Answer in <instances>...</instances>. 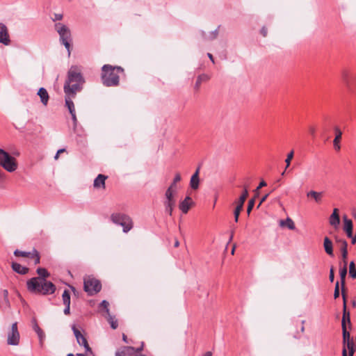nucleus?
Wrapping results in <instances>:
<instances>
[{"label":"nucleus","mask_w":356,"mask_h":356,"mask_svg":"<svg viewBox=\"0 0 356 356\" xmlns=\"http://www.w3.org/2000/svg\"><path fill=\"white\" fill-rule=\"evenodd\" d=\"M85 82L81 67L77 65H72L67 71V78L63 86L65 94L76 95L77 92L82 90Z\"/></svg>","instance_id":"obj_1"},{"label":"nucleus","mask_w":356,"mask_h":356,"mask_svg":"<svg viewBox=\"0 0 356 356\" xmlns=\"http://www.w3.org/2000/svg\"><path fill=\"white\" fill-rule=\"evenodd\" d=\"M124 69L120 66L104 65L101 73L102 83L106 87H116L120 84V74H124Z\"/></svg>","instance_id":"obj_2"},{"label":"nucleus","mask_w":356,"mask_h":356,"mask_svg":"<svg viewBox=\"0 0 356 356\" xmlns=\"http://www.w3.org/2000/svg\"><path fill=\"white\" fill-rule=\"evenodd\" d=\"M28 290L34 293L42 295L52 294L56 291V286L50 281H42L38 277H33L27 281Z\"/></svg>","instance_id":"obj_3"},{"label":"nucleus","mask_w":356,"mask_h":356,"mask_svg":"<svg viewBox=\"0 0 356 356\" xmlns=\"http://www.w3.org/2000/svg\"><path fill=\"white\" fill-rule=\"evenodd\" d=\"M55 29L59 35V40L63 44L68 51V55H70L72 35L70 29L62 23H56Z\"/></svg>","instance_id":"obj_4"},{"label":"nucleus","mask_w":356,"mask_h":356,"mask_svg":"<svg viewBox=\"0 0 356 356\" xmlns=\"http://www.w3.org/2000/svg\"><path fill=\"white\" fill-rule=\"evenodd\" d=\"M110 218L114 224L122 227L124 233H127L133 228L132 219L125 213H113Z\"/></svg>","instance_id":"obj_5"},{"label":"nucleus","mask_w":356,"mask_h":356,"mask_svg":"<svg viewBox=\"0 0 356 356\" xmlns=\"http://www.w3.org/2000/svg\"><path fill=\"white\" fill-rule=\"evenodd\" d=\"M0 165L9 172L15 171L17 168L16 159L7 152L0 148Z\"/></svg>","instance_id":"obj_6"},{"label":"nucleus","mask_w":356,"mask_h":356,"mask_svg":"<svg viewBox=\"0 0 356 356\" xmlns=\"http://www.w3.org/2000/svg\"><path fill=\"white\" fill-rule=\"evenodd\" d=\"M83 289L89 296H93L101 291L102 284L95 278L88 277L84 280Z\"/></svg>","instance_id":"obj_7"},{"label":"nucleus","mask_w":356,"mask_h":356,"mask_svg":"<svg viewBox=\"0 0 356 356\" xmlns=\"http://www.w3.org/2000/svg\"><path fill=\"white\" fill-rule=\"evenodd\" d=\"M7 343L8 345L17 346L19 343V333L17 329V323H13L11 330L8 333Z\"/></svg>","instance_id":"obj_8"},{"label":"nucleus","mask_w":356,"mask_h":356,"mask_svg":"<svg viewBox=\"0 0 356 356\" xmlns=\"http://www.w3.org/2000/svg\"><path fill=\"white\" fill-rule=\"evenodd\" d=\"M0 43L6 46L10 44L8 28L3 23H0Z\"/></svg>","instance_id":"obj_9"},{"label":"nucleus","mask_w":356,"mask_h":356,"mask_svg":"<svg viewBox=\"0 0 356 356\" xmlns=\"http://www.w3.org/2000/svg\"><path fill=\"white\" fill-rule=\"evenodd\" d=\"M347 275V266H342L339 268V276H340V282H341V296L344 298V296H346V277Z\"/></svg>","instance_id":"obj_10"},{"label":"nucleus","mask_w":356,"mask_h":356,"mask_svg":"<svg viewBox=\"0 0 356 356\" xmlns=\"http://www.w3.org/2000/svg\"><path fill=\"white\" fill-rule=\"evenodd\" d=\"M343 298V316L341 320V326L346 325V322L351 325L350 312L347 310V296H344Z\"/></svg>","instance_id":"obj_11"},{"label":"nucleus","mask_w":356,"mask_h":356,"mask_svg":"<svg viewBox=\"0 0 356 356\" xmlns=\"http://www.w3.org/2000/svg\"><path fill=\"white\" fill-rule=\"evenodd\" d=\"M193 204L194 202H193L191 197L190 196H186L184 200L180 202L179 208L183 213L186 214L188 213L191 205Z\"/></svg>","instance_id":"obj_12"},{"label":"nucleus","mask_w":356,"mask_h":356,"mask_svg":"<svg viewBox=\"0 0 356 356\" xmlns=\"http://www.w3.org/2000/svg\"><path fill=\"white\" fill-rule=\"evenodd\" d=\"M10 307L8 290L3 289L0 291V308L6 309Z\"/></svg>","instance_id":"obj_13"},{"label":"nucleus","mask_w":356,"mask_h":356,"mask_svg":"<svg viewBox=\"0 0 356 356\" xmlns=\"http://www.w3.org/2000/svg\"><path fill=\"white\" fill-rule=\"evenodd\" d=\"M76 95H68L65 94V106L67 108L70 113H75V106L73 102V99L76 97Z\"/></svg>","instance_id":"obj_14"},{"label":"nucleus","mask_w":356,"mask_h":356,"mask_svg":"<svg viewBox=\"0 0 356 356\" xmlns=\"http://www.w3.org/2000/svg\"><path fill=\"white\" fill-rule=\"evenodd\" d=\"M343 230L346 233L348 238L353 237V222L348 219L346 216L343 217Z\"/></svg>","instance_id":"obj_15"},{"label":"nucleus","mask_w":356,"mask_h":356,"mask_svg":"<svg viewBox=\"0 0 356 356\" xmlns=\"http://www.w3.org/2000/svg\"><path fill=\"white\" fill-rule=\"evenodd\" d=\"M335 131V138L333 140L334 148L336 151H339L341 149L340 141L341 139L342 131L338 127L334 128Z\"/></svg>","instance_id":"obj_16"},{"label":"nucleus","mask_w":356,"mask_h":356,"mask_svg":"<svg viewBox=\"0 0 356 356\" xmlns=\"http://www.w3.org/2000/svg\"><path fill=\"white\" fill-rule=\"evenodd\" d=\"M107 176L99 174L97 175V177L94 180L93 186L96 188H103L104 189L105 186V181L107 179Z\"/></svg>","instance_id":"obj_17"},{"label":"nucleus","mask_w":356,"mask_h":356,"mask_svg":"<svg viewBox=\"0 0 356 356\" xmlns=\"http://www.w3.org/2000/svg\"><path fill=\"white\" fill-rule=\"evenodd\" d=\"M323 248H324L325 252L329 256L334 257L333 243H332V241L327 236H325L324 238Z\"/></svg>","instance_id":"obj_18"},{"label":"nucleus","mask_w":356,"mask_h":356,"mask_svg":"<svg viewBox=\"0 0 356 356\" xmlns=\"http://www.w3.org/2000/svg\"><path fill=\"white\" fill-rule=\"evenodd\" d=\"M11 267L13 271L19 275H26L29 272V268L27 267L22 266L17 262H12Z\"/></svg>","instance_id":"obj_19"},{"label":"nucleus","mask_w":356,"mask_h":356,"mask_svg":"<svg viewBox=\"0 0 356 356\" xmlns=\"http://www.w3.org/2000/svg\"><path fill=\"white\" fill-rule=\"evenodd\" d=\"M199 171L200 168H198L195 173L192 175L190 180V186L191 188L193 190H196L199 188L200 179H199Z\"/></svg>","instance_id":"obj_20"},{"label":"nucleus","mask_w":356,"mask_h":356,"mask_svg":"<svg viewBox=\"0 0 356 356\" xmlns=\"http://www.w3.org/2000/svg\"><path fill=\"white\" fill-rule=\"evenodd\" d=\"M323 196V192L310 191L307 193V197L312 198L317 204H320L321 202Z\"/></svg>","instance_id":"obj_21"},{"label":"nucleus","mask_w":356,"mask_h":356,"mask_svg":"<svg viewBox=\"0 0 356 356\" xmlns=\"http://www.w3.org/2000/svg\"><path fill=\"white\" fill-rule=\"evenodd\" d=\"M165 211L170 216L172 215L173 209L176 205V200H165L163 201Z\"/></svg>","instance_id":"obj_22"},{"label":"nucleus","mask_w":356,"mask_h":356,"mask_svg":"<svg viewBox=\"0 0 356 356\" xmlns=\"http://www.w3.org/2000/svg\"><path fill=\"white\" fill-rule=\"evenodd\" d=\"M38 95L43 105L46 106L48 103L49 97L47 90L44 88H40L38 91Z\"/></svg>","instance_id":"obj_23"},{"label":"nucleus","mask_w":356,"mask_h":356,"mask_svg":"<svg viewBox=\"0 0 356 356\" xmlns=\"http://www.w3.org/2000/svg\"><path fill=\"white\" fill-rule=\"evenodd\" d=\"M220 26H218V28L214 30L213 31H211L209 35L206 34V33L204 31H201V35L204 40H215L218 35V31Z\"/></svg>","instance_id":"obj_24"},{"label":"nucleus","mask_w":356,"mask_h":356,"mask_svg":"<svg viewBox=\"0 0 356 356\" xmlns=\"http://www.w3.org/2000/svg\"><path fill=\"white\" fill-rule=\"evenodd\" d=\"M244 201H241L240 200H237L235 203L236 204V207L234 211V220L236 222L238 220V217L241 210L243 209Z\"/></svg>","instance_id":"obj_25"},{"label":"nucleus","mask_w":356,"mask_h":356,"mask_svg":"<svg viewBox=\"0 0 356 356\" xmlns=\"http://www.w3.org/2000/svg\"><path fill=\"white\" fill-rule=\"evenodd\" d=\"M134 350L133 346H124L122 349L118 350L115 356H126L127 355H131Z\"/></svg>","instance_id":"obj_26"},{"label":"nucleus","mask_w":356,"mask_h":356,"mask_svg":"<svg viewBox=\"0 0 356 356\" xmlns=\"http://www.w3.org/2000/svg\"><path fill=\"white\" fill-rule=\"evenodd\" d=\"M209 79H210V77L207 74H202L199 75L197 76L196 82L195 83V86H194L195 90H198L200 88L202 83L204 81H207Z\"/></svg>","instance_id":"obj_27"},{"label":"nucleus","mask_w":356,"mask_h":356,"mask_svg":"<svg viewBox=\"0 0 356 356\" xmlns=\"http://www.w3.org/2000/svg\"><path fill=\"white\" fill-rule=\"evenodd\" d=\"M280 226H286L290 230H294L296 229V226L294 222L290 218H286V220H281L280 221Z\"/></svg>","instance_id":"obj_28"},{"label":"nucleus","mask_w":356,"mask_h":356,"mask_svg":"<svg viewBox=\"0 0 356 356\" xmlns=\"http://www.w3.org/2000/svg\"><path fill=\"white\" fill-rule=\"evenodd\" d=\"M177 193V190L168 188L165 193V199L168 200H176L175 196Z\"/></svg>","instance_id":"obj_29"},{"label":"nucleus","mask_w":356,"mask_h":356,"mask_svg":"<svg viewBox=\"0 0 356 356\" xmlns=\"http://www.w3.org/2000/svg\"><path fill=\"white\" fill-rule=\"evenodd\" d=\"M343 348L348 349L349 356H353L355 353V344L353 340L348 341V342H343Z\"/></svg>","instance_id":"obj_30"},{"label":"nucleus","mask_w":356,"mask_h":356,"mask_svg":"<svg viewBox=\"0 0 356 356\" xmlns=\"http://www.w3.org/2000/svg\"><path fill=\"white\" fill-rule=\"evenodd\" d=\"M335 241L338 244L341 252H343V249L348 250V243L345 239L336 236Z\"/></svg>","instance_id":"obj_31"},{"label":"nucleus","mask_w":356,"mask_h":356,"mask_svg":"<svg viewBox=\"0 0 356 356\" xmlns=\"http://www.w3.org/2000/svg\"><path fill=\"white\" fill-rule=\"evenodd\" d=\"M33 254V250L32 252H26V251H22L19 250H15L14 251V255L15 257L32 258Z\"/></svg>","instance_id":"obj_32"},{"label":"nucleus","mask_w":356,"mask_h":356,"mask_svg":"<svg viewBox=\"0 0 356 356\" xmlns=\"http://www.w3.org/2000/svg\"><path fill=\"white\" fill-rule=\"evenodd\" d=\"M37 273L39 275V279L40 280L44 281L46 278L49 276V273L48 271L44 268H38L37 269Z\"/></svg>","instance_id":"obj_33"},{"label":"nucleus","mask_w":356,"mask_h":356,"mask_svg":"<svg viewBox=\"0 0 356 356\" xmlns=\"http://www.w3.org/2000/svg\"><path fill=\"white\" fill-rule=\"evenodd\" d=\"M77 343H79V346H81L84 347L86 353H89L90 354H92V350L91 348L90 347V346H89L88 343V341H87L86 337L82 338L79 341V342H77Z\"/></svg>","instance_id":"obj_34"},{"label":"nucleus","mask_w":356,"mask_h":356,"mask_svg":"<svg viewBox=\"0 0 356 356\" xmlns=\"http://www.w3.org/2000/svg\"><path fill=\"white\" fill-rule=\"evenodd\" d=\"M329 222L332 226L334 227L335 228L338 227L340 223L339 216L332 214L330 217Z\"/></svg>","instance_id":"obj_35"},{"label":"nucleus","mask_w":356,"mask_h":356,"mask_svg":"<svg viewBox=\"0 0 356 356\" xmlns=\"http://www.w3.org/2000/svg\"><path fill=\"white\" fill-rule=\"evenodd\" d=\"M342 327V335H343V342H348V341H351L350 335L349 332L347 330L346 325L341 326Z\"/></svg>","instance_id":"obj_36"},{"label":"nucleus","mask_w":356,"mask_h":356,"mask_svg":"<svg viewBox=\"0 0 356 356\" xmlns=\"http://www.w3.org/2000/svg\"><path fill=\"white\" fill-rule=\"evenodd\" d=\"M349 275L353 279H356V268L353 261H350L349 264Z\"/></svg>","instance_id":"obj_37"},{"label":"nucleus","mask_w":356,"mask_h":356,"mask_svg":"<svg viewBox=\"0 0 356 356\" xmlns=\"http://www.w3.org/2000/svg\"><path fill=\"white\" fill-rule=\"evenodd\" d=\"M62 298L64 305H70V293L68 290L65 289L63 291Z\"/></svg>","instance_id":"obj_38"},{"label":"nucleus","mask_w":356,"mask_h":356,"mask_svg":"<svg viewBox=\"0 0 356 356\" xmlns=\"http://www.w3.org/2000/svg\"><path fill=\"white\" fill-rule=\"evenodd\" d=\"M72 330L73 331V333L76 337V341L79 342V341L83 338L85 336H83L81 332L76 327L75 325H72Z\"/></svg>","instance_id":"obj_39"},{"label":"nucleus","mask_w":356,"mask_h":356,"mask_svg":"<svg viewBox=\"0 0 356 356\" xmlns=\"http://www.w3.org/2000/svg\"><path fill=\"white\" fill-rule=\"evenodd\" d=\"M72 330L73 331V333L76 337V341L79 342V341L83 338L85 336H83L81 332L76 327L75 325H72Z\"/></svg>","instance_id":"obj_40"},{"label":"nucleus","mask_w":356,"mask_h":356,"mask_svg":"<svg viewBox=\"0 0 356 356\" xmlns=\"http://www.w3.org/2000/svg\"><path fill=\"white\" fill-rule=\"evenodd\" d=\"M72 330L73 331V333L76 337V341L79 342V341L83 338L85 336H83L81 332L76 327L75 325H72Z\"/></svg>","instance_id":"obj_41"},{"label":"nucleus","mask_w":356,"mask_h":356,"mask_svg":"<svg viewBox=\"0 0 356 356\" xmlns=\"http://www.w3.org/2000/svg\"><path fill=\"white\" fill-rule=\"evenodd\" d=\"M107 320H108V323H110L111 327L113 330H115L118 327V321L114 320V317L112 316L110 313H109V314H107Z\"/></svg>","instance_id":"obj_42"},{"label":"nucleus","mask_w":356,"mask_h":356,"mask_svg":"<svg viewBox=\"0 0 356 356\" xmlns=\"http://www.w3.org/2000/svg\"><path fill=\"white\" fill-rule=\"evenodd\" d=\"M181 179V178L180 174L177 172L173 179L172 182L171 183V184L170 185V186L168 188L175 189V190H177V183L180 181Z\"/></svg>","instance_id":"obj_43"},{"label":"nucleus","mask_w":356,"mask_h":356,"mask_svg":"<svg viewBox=\"0 0 356 356\" xmlns=\"http://www.w3.org/2000/svg\"><path fill=\"white\" fill-rule=\"evenodd\" d=\"M341 264H343V266H347L348 250H345L343 249V252H341Z\"/></svg>","instance_id":"obj_44"},{"label":"nucleus","mask_w":356,"mask_h":356,"mask_svg":"<svg viewBox=\"0 0 356 356\" xmlns=\"http://www.w3.org/2000/svg\"><path fill=\"white\" fill-rule=\"evenodd\" d=\"M31 259H34V264L37 265L40 262V254L35 249H33V254Z\"/></svg>","instance_id":"obj_45"},{"label":"nucleus","mask_w":356,"mask_h":356,"mask_svg":"<svg viewBox=\"0 0 356 356\" xmlns=\"http://www.w3.org/2000/svg\"><path fill=\"white\" fill-rule=\"evenodd\" d=\"M108 305H109L108 302L105 300H102V302L100 303V307H103V309L105 310V312L106 313V314H109V313H110V310L108 309Z\"/></svg>","instance_id":"obj_46"},{"label":"nucleus","mask_w":356,"mask_h":356,"mask_svg":"<svg viewBox=\"0 0 356 356\" xmlns=\"http://www.w3.org/2000/svg\"><path fill=\"white\" fill-rule=\"evenodd\" d=\"M248 187L245 186L241 195L240 196V197L238 200L245 202L246 198L248 197Z\"/></svg>","instance_id":"obj_47"},{"label":"nucleus","mask_w":356,"mask_h":356,"mask_svg":"<svg viewBox=\"0 0 356 356\" xmlns=\"http://www.w3.org/2000/svg\"><path fill=\"white\" fill-rule=\"evenodd\" d=\"M31 324H32V327L35 332L38 331H40V330H41V328L39 327V325L38 324L37 320L35 318H32Z\"/></svg>","instance_id":"obj_48"},{"label":"nucleus","mask_w":356,"mask_h":356,"mask_svg":"<svg viewBox=\"0 0 356 356\" xmlns=\"http://www.w3.org/2000/svg\"><path fill=\"white\" fill-rule=\"evenodd\" d=\"M6 179V174L5 172L0 168V186H1L5 182Z\"/></svg>","instance_id":"obj_49"},{"label":"nucleus","mask_w":356,"mask_h":356,"mask_svg":"<svg viewBox=\"0 0 356 356\" xmlns=\"http://www.w3.org/2000/svg\"><path fill=\"white\" fill-rule=\"evenodd\" d=\"M254 206V199H251L248 202L247 213L249 215Z\"/></svg>","instance_id":"obj_50"},{"label":"nucleus","mask_w":356,"mask_h":356,"mask_svg":"<svg viewBox=\"0 0 356 356\" xmlns=\"http://www.w3.org/2000/svg\"><path fill=\"white\" fill-rule=\"evenodd\" d=\"M293 157V151H291L290 153L288 154L287 157L285 160V162L286 163V169L290 165L291 161Z\"/></svg>","instance_id":"obj_51"},{"label":"nucleus","mask_w":356,"mask_h":356,"mask_svg":"<svg viewBox=\"0 0 356 356\" xmlns=\"http://www.w3.org/2000/svg\"><path fill=\"white\" fill-rule=\"evenodd\" d=\"M342 78L345 83L348 86L349 85V75L347 71H343L342 72Z\"/></svg>","instance_id":"obj_52"},{"label":"nucleus","mask_w":356,"mask_h":356,"mask_svg":"<svg viewBox=\"0 0 356 356\" xmlns=\"http://www.w3.org/2000/svg\"><path fill=\"white\" fill-rule=\"evenodd\" d=\"M144 345H145L144 342H143V341H142V342H141V345H140V346H139V347H138V348H134V350H133V352L136 353V355H138V354H141V353H140V352L143 350V348H144Z\"/></svg>","instance_id":"obj_53"},{"label":"nucleus","mask_w":356,"mask_h":356,"mask_svg":"<svg viewBox=\"0 0 356 356\" xmlns=\"http://www.w3.org/2000/svg\"><path fill=\"white\" fill-rule=\"evenodd\" d=\"M36 333H37V334L38 336V338L40 339V343H42V340L45 337V334H44V332L41 329V330H40V331L36 332Z\"/></svg>","instance_id":"obj_54"},{"label":"nucleus","mask_w":356,"mask_h":356,"mask_svg":"<svg viewBox=\"0 0 356 356\" xmlns=\"http://www.w3.org/2000/svg\"><path fill=\"white\" fill-rule=\"evenodd\" d=\"M329 280L331 282H333L334 280V270L333 266H331L330 269Z\"/></svg>","instance_id":"obj_55"},{"label":"nucleus","mask_w":356,"mask_h":356,"mask_svg":"<svg viewBox=\"0 0 356 356\" xmlns=\"http://www.w3.org/2000/svg\"><path fill=\"white\" fill-rule=\"evenodd\" d=\"M70 115L72 116V120L73 121L74 127H76V124H77V118H76V112L70 113Z\"/></svg>","instance_id":"obj_56"},{"label":"nucleus","mask_w":356,"mask_h":356,"mask_svg":"<svg viewBox=\"0 0 356 356\" xmlns=\"http://www.w3.org/2000/svg\"><path fill=\"white\" fill-rule=\"evenodd\" d=\"M65 309L63 310V313L65 315H69L70 314V305H64Z\"/></svg>","instance_id":"obj_57"},{"label":"nucleus","mask_w":356,"mask_h":356,"mask_svg":"<svg viewBox=\"0 0 356 356\" xmlns=\"http://www.w3.org/2000/svg\"><path fill=\"white\" fill-rule=\"evenodd\" d=\"M260 33L261 34L264 36V37H266L267 35V33H268V29L265 26H263L261 30H260Z\"/></svg>","instance_id":"obj_58"},{"label":"nucleus","mask_w":356,"mask_h":356,"mask_svg":"<svg viewBox=\"0 0 356 356\" xmlns=\"http://www.w3.org/2000/svg\"><path fill=\"white\" fill-rule=\"evenodd\" d=\"M63 18L62 14H54V17L52 19L54 21H59Z\"/></svg>","instance_id":"obj_59"},{"label":"nucleus","mask_w":356,"mask_h":356,"mask_svg":"<svg viewBox=\"0 0 356 356\" xmlns=\"http://www.w3.org/2000/svg\"><path fill=\"white\" fill-rule=\"evenodd\" d=\"M65 152V149H64V148H63V149H58V150L57 151V152H56V154L55 156H54V159H55L56 160V159H58V157H59V155H60V153H63V152Z\"/></svg>","instance_id":"obj_60"},{"label":"nucleus","mask_w":356,"mask_h":356,"mask_svg":"<svg viewBox=\"0 0 356 356\" xmlns=\"http://www.w3.org/2000/svg\"><path fill=\"white\" fill-rule=\"evenodd\" d=\"M266 186V183L265 181H261L259 184V185L258 186V187L256 188V191H259L261 188L264 187V186Z\"/></svg>","instance_id":"obj_61"},{"label":"nucleus","mask_w":356,"mask_h":356,"mask_svg":"<svg viewBox=\"0 0 356 356\" xmlns=\"http://www.w3.org/2000/svg\"><path fill=\"white\" fill-rule=\"evenodd\" d=\"M339 296H340L339 289L334 290V298L337 299V298H338L339 297Z\"/></svg>","instance_id":"obj_62"},{"label":"nucleus","mask_w":356,"mask_h":356,"mask_svg":"<svg viewBox=\"0 0 356 356\" xmlns=\"http://www.w3.org/2000/svg\"><path fill=\"white\" fill-rule=\"evenodd\" d=\"M268 194H266L264 196H263L261 200H260V202H259V204L258 205V207H259L266 200V198L268 197Z\"/></svg>","instance_id":"obj_63"},{"label":"nucleus","mask_w":356,"mask_h":356,"mask_svg":"<svg viewBox=\"0 0 356 356\" xmlns=\"http://www.w3.org/2000/svg\"><path fill=\"white\" fill-rule=\"evenodd\" d=\"M207 56H208V57L209 58V59L211 60V61L212 63H214V58H213V55H212L211 54H210V53H208V54H207Z\"/></svg>","instance_id":"obj_64"}]
</instances>
